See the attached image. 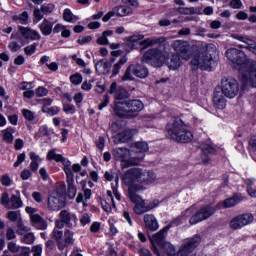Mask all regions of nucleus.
<instances>
[{
	"label": "nucleus",
	"instance_id": "nucleus-1",
	"mask_svg": "<svg viewBox=\"0 0 256 256\" xmlns=\"http://www.w3.org/2000/svg\"><path fill=\"white\" fill-rule=\"evenodd\" d=\"M157 175L152 170H143L141 168H131L125 172L122 177L124 185L128 187V197L132 203L141 205L145 200L137 195V191H145L144 185H151L155 183Z\"/></svg>",
	"mask_w": 256,
	"mask_h": 256
},
{
	"label": "nucleus",
	"instance_id": "nucleus-2",
	"mask_svg": "<svg viewBox=\"0 0 256 256\" xmlns=\"http://www.w3.org/2000/svg\"><path fill=\"white\" fill-rule=\"evenodd\" d=\"M142 109H145V105L141 100L115 101L113 105V111L120 119H135Z\"/></svg>",
	"mask_w": 256,
	"mask_h": 256
},
{
	"label": "nucleus",
	"instance_id": "nucleus-3",
	"mask_svg": "<svg viewBox=\"0 0 256 256\" xmlns=\"http://www.w3.org/2000/svg\"><path fill=\"white\" fill-rule=\"evenodd\" d=\"M186 125L180 118H174L166 125V137L178 143H189L193 141V133L187 130Z\"/></svg>",
	"mask_w": 256,
	"mask_h": 256
},
{
	"label": "nucleus",
	"instance_id": "nucleus-4",
	"mask_svg": "<svg viewBox=\"0 0 256 256\" xmlns=\"http://www.w3.org/2000/svg\"><path fill=\"white\" fill-rule=\"evenodd\" d=\"M210 51L218 55L215 44H209L206 46V50L204 52L194 54V57L191 60V66L194 71H197V69H201L202 71H211V69L217 65V62Z\"/></svg>",
	"mask_w": 256,
	"mask_h": 256
},
{
	"label": "nucleus",
	"instance_id": "nucleus-5",
	"mask_svg": "<svg viewBox=\"0 0 256 256\" xmlns=\"http://www.w3.org/2000/svg\"><path fill=\"white\" fill-rule=\"evenodd\" d=\"M171 227H173V225L165 226L158 233L153 235V239H154L156 245H158V247H160V249L163 250V253L165 255L176 256L177 251L175 249V246L173 244H171V242L165 241V233H167V231H169L171 229Z\"/></svg>",
	"mask_w": 256,
	"mask_h": 256
},
{
	"label": "nucleus",
	"instance_id": "nucleus-6",
	"mask_svg": "<svg viewBox=\"0 0 256 256\" xmlns=\"http://www.w3.org/2000/svg\"><path fill=\"white\" fill-rule=\"evenodd\" d=\"M132 157L129 158L130 165H139L145 159V153L149 151L147 142H136L131 146Z\"/></svg>",
	"mask_w": 256,
	"mask_h": 256
},
{
	"label": "nucleus",
	"instance_id": "nucleus-7",
	"mask_svg": "<svg viewBox=\"0 0 256 256\" xmlns=\"http://www.w3.org/2000/svg\"><path fill=\"white\" fill-rule=\"evenodd\" d=\"M220 92L228 99H235L239 93V82L235 78H222Z\"/></svg>",
	"mask_w": 256,
	"mask_h": 256
},
{
	"label": "nucleus",
	"instance_id": "nucleus-8",
	"mask_svg": "<svg viewBox=\"0 0 256 256\" xmlns=\"http://www.w3.org/2000/svg\"><path fill=\"white\" fill-rule=\"evenodd\" d=\"M164 61L165 56H163V51L158 48L149 49L142 57V62L148 63L149 65H152V67H161Z\"/></svg>",
	"mask_w": 256,
	"mask_h": 256
},
{
	"label": "nucleus",
	"instance_id": "nucleus-9",
	"mask_svg": "<svg viewBox=\"0 0 256 256\" xmlns=\"http://www.w3.org/2000/svg\"><path fill=\"white\" fill-rule=\"evenodd\" d=\"M199 245H201V236L199 234L187 238L177 251V256H189L197 247H199Z\"/></svg>",
	"mask_w": 256,
	"mask_h": 256
},
{
	"label": "nucleus",
	"instance_id": "nucleus-10",
	"mask_svg": "<svg viewBox=\"0 0 256 256\" xmlns=\"http://www.w3.org/2000/svg\"><path fill=\"white\" fill-rule=\"evenodd\" d=\"M227 59L230 63H233V65H247L249 60H247V55L243 50H239L237 48H230L225 53Z\"/></svg>",
	"mask_w": 256,
	"mask_h": 256
},
{
	"label": "nucleus",
	"instance_id": "nucleus-11",
	"mask_svg": "<svg viewBox=\"0 0 256 256\" xmlns=\"http://www.w3.org/2000/svg\"><path fill=\"white\" fill-rule=\"evenodd\" d=\"M215 211H217V207L211 205L201 208L190 218V224L194 225L195 223H201V221L209 219V217L215 214Z\"/></svg>",
	"mask_w": 256,
	"mask_h": 256
},
{
	"label": "nucleus",
	"instance_id": "nucleus-12",
	"mask_svg": "<svg viewBox=\"0 0 256 256\" xmlns=\"http://www.w3.org/2000/svg\"><path fill=\"white\" fill-rule=\"evenodd\" d=\"M189 42L183 40H175L172 42V49L178 56L182 57L186 61L191 59V51H189Z\"/></svg>",
	"mask_w": 256,
	"mask_h": 256
},
{
	"label": "nucleus",
	"instance_id": "nucleus-13",
	"mask_svg": "<svg viewBox=\"0 0 256 256\" xmlns=\"http://www.w3.org/2000/svg\"><path fill=\"white\" fill-rule=\"evenodd\" d=\"M47 160L48 161H56V163H61L63 164V171L65 173V175L67 173H71V162L69 159L63 157V155L61 154H57L55 153V149H52L50 151H48L47 153Z\"/></svg>",
	"mask_w": 256,
	"mask_h": 256
},
{
	"label": "nucleus",
	"instance_id": "nucleus-14",
	"mask_svg": "<svg viewBox=\"0 0 256 256\" xmlns=\"http://www.w3.org/2000/svg\"><path fill=\"white\" fill-rule=\"evenodd\" d=\"M133 13V10L127 6H118L113 8L110 12H108L103 18L102 21L104 23H107L109 19L112 17H126V15H131Z\"/></svg>",
	"mask_w": 256,
	"mask_h": 256
},
{
	"label": "nucleus",
	"instance_id": "nucleus-15",
	"mask_svg": "<svg viewBox=\"0 0 256 256\" xmlns=\"http://www.w3.org/2000/svg\"><path fill=\"white\" fill-rule=\"evenodd\" d=\"M67 192L68 199H73L77 195V186L75 185V174L68 172L66 174Z\"/></svg>",
	"mask_w": 256,
	"mask_h": 256
},
{
	"label": "nucleus",
	"instance_id": "nucleus-16",
	"mask_svg": "<svg viewBox=\"0 0 256 256\" xmlns=\"http://www.w3.org/2000/svg\"><path fill=\"white\" fill-rule=\"evenodd\" d=\"M137 133H139V130L137 129H126L116 134L115 141L116 143H127L131 141Z\"/></svg>",
	"mask_w": 256,
	"mask_h": 256
},
{
	"label": "nucleus",
	"instance_id": "nucleus-17",
	"mask_svg": "<svg viewBox=\"0 0 256 256\" xmlns=\"http://www.w3.org/2000/svg\"><path fill=\"white\" fill-rule=\"evenodd\" d=\"M200 149L202 151V163H204V165H207V163H210L211 161L208 155H215L217 153V150L209 143H202L200 145Z\"/></svg>",
	"mask_w": 256,
	"mask_h": 256
},
{
	"label": "nucleus",
	"instance_id": "nucleus-18",
	"mask_svg": "<svg viewBox=\"0 0 256 256\" xmlns=\"http://www.w3.org/2000/svg\"><path fill=\"white\" fill-rule=\"evenodd\" d=\"M159 206V200H154L149 203L142 202L134 207V213L137 215H143V213H147V211H151V209H155V207Z\"/></svg>",
	"mask_w": 256,
	"mask_h": 256
},
{
	"label": "nucleus",
	"instance_id": "nucleus-19",
	"mask_svg": "<svg viewBox=\"0 0 256 256\" xmlns=\"http://www.w3.org/2000/svg\"><path fill=\"white\" fill-rule=\"evenodd\" d=\"M113 155L117 161H126L127 163L133 157L132 152L127 148H116L113 150Z\"/></svg>",
	"mask_w": 256,
	"mask_h": 256
},
{
	"label": "nucleus",
	"instance_id": "nucleus-20",
	"mask_svg": "<svg viewBox=\"0 0 256 256\" xmlns=\"http://www.w3.org/2000/svg\"><path fill=\"white\" fill-rule=\"evenodd\" d=\"M67 205V202L63 198L50 196L48 198V207L51 211H59Z\"/></svg>",
	"mask_w": 256,
	"mask_h": 256
},
{
	"label": "nucleus",
	"instance_id": "nucleus-21",
	"mask_svg": "<svg viewBox=\"0 0 256 256\" xmlns=\"http://www.w3.org/2000/svg\"><path fill=\"white\" fill-rule=\"evenodd\" d=\"M253 214L245 213L239 216H236L234 219L231 220V225H251L253 223Z\"/></svg>",
	"mask_w": 256,
	"mask_h": 256
},
{
	"label": "nucleus",
	"instance_id": "nucleus-22",
	"mask_svg": "<svg viewBox=\"0 0 256 256\" xmlns=\"http://www.w3.org/2000/svg\"><path fill=\"white\" fill-rule=\"evenodd\" d=\"M233 39H236L237 41H241L242 43H245L246 49L248 51H252L253 53H256V42L255 40L249 38L248 36H243L239 34H232Z\"/></svg>",
	"mask_w": 256,
	"mask_h": 256
},
{
	"label": "nucleus",
	"instance_id": "nucleus-23",
	"mask_svg": "<svg viewBox=\"0 0 256 256\" xmlns=\"http://www.w3.org/2000/svg\"><path fill=\"white\" fill-rule=\"evenodd\" d=\"M26 213H28L30 220L32 223L40 224V225H47V222L41 215L37 214V209L27 206L25 208Z\"/></svg>",
	"mask_w": 256,
	"mask_h": 256
},
{
	"label": "nucleus",
	"instance_id": "nucleus-24",
	"mask_svg": "<svg viewBox=\"0 0 256 256\" xmlns=\"http://www.w3.org/2000/svg\"><path fill=\"white\" fill-rule=\"evenodd\" d=\"M55 23H57V21H53V18L44 19L39 25L42 35H45V37L51 35L53 33V25H55Z\"/></svg>",
	"mask_w": 256,
	"mask_h": 256
},
{
	"label": "nucleus",
	"instance_id": "nucleus-25",
	"mask_svg": "<svg viewBox=\"0 0 256 256\" xmlns=\"http://www.w3.org/2000/svg\"><path fill=\"white\" fill-rule=\"evenodd\" d=\"M213 104L216 109L223 110L225 107H227V99H225V96L223 92L221 91H215L214 97H213Z\"/></svg>",
	"mask_w": 256,
	"mask_h": 256
},
{
	"label": "nucleus",
	"instance_id": "nucleus-26",
	"mask_svg": "<svg viewBox=\"0 0 256 256\" xmlns=\"http://www.w3.org/2000/svg\"><path fill=\"white\" fill-rule=\"evenodd\" d=\"M161 43H165V38L150 37L142 40L140 42V47L141 49H149V47H155V45H159Z\"/></svg>",
	"mask_w": 256,
	"mask_h": 256
},
{
	"label": "nucleus",
	"instance_id": "nucleus-27",
	"mask_svg": "<svg viewBox=\"0 0 256 256\" xmlns=\"http://www.w3.org/2000/svg\"><path fill=\"white\" fill-rule=\"evenodd\" d=\"M95 68L97 73H100L101 75H109V73H111V62L99 60L95 64Z\"/></svg>",
	"mask_w": 256,
	"mask_h": 256
},
{
	"label": "nucleus",
	"instance_id": "nucleus-28",
	"mask_svg": "<svg viewBox=\"0 0 256 256\" xmlns=\"http://www.w3.org/2000/svg\"><path fill=\"white\" fill-rule=\"evenodd\" d=\"M133 68L135 77H139V79H145L149 76V70L147 69V67L141 64H137L133 65Z\"/></svg>",
	"mask_w": 256,
	"mask_h": 256
},
{
	"label": "nucleus",
	"instance_id": "nucleus-29",
	"mask_svg": "<svg viewBox=\"0 0 256 256\" xmlns=\"http://www.w3.org/2000/svg\"><path fill=\"white\" fill-rule=\"evenodd\" d=\"M12 21H14V23H19L20 25H28L29 13L27 11H24L21 14H14L12 16Z\"/></svg>",
	"mask_w": 256,
	"mask_h": 256
},
{
	"label": "nucleus",
	"instance_id": "nucleus-30",
	"mask_svg": "<svg viewBox=\"0 0 256 256\" xmlns=\"http://www.w3.org/2000/svg\"><path fill=\"white\" fill-rule=\"evenodd\" d=\"M15 134V128L8 127L5 130L2 131V139L4 143L11 144L13 143V140L15 137L13 136Z\"/></svg>",
	"mask_w": 256,
	"mask_h": 256
},
{
	"label": "nucleus",
	"instance_id": "nucleus-31",
	"mask_svg": "<svg viewBox=\"0 0 256 256\" xmlns=\"http://www.w3.org/2000/svg\"><path fill=\"white\" fill-rule=\"evenodd\" d=\"M242 200L241 195L236 194L230 198H227L223 201V205L225 207V209H229L231 207H235V205H237V203H239Z\"/></svg>",
	"mask_w": 256,
	"mask_h": 256
},
{
	"label": "nucleus",
	"instance_id": "nucleus-32",
	"mask_svg": "<svg viewBox=\"0 0 256 256\" xmlns=\"http://www.w3.org/2000/svg\"><path fill=\"white\" fill-rule=\"evenodd\" d=\"M125 63H127V56L122 57L117 63H115L112 66V75L111 77H115L117 75H119L121 69L123 68V65H125Z\"/></svg>",
	"mask_w": 256,
	"mask_h": 256
},
{
	"label": "nucleus",
	"instance_id": "nucleus-33",
	"mask_svg": "<svg viewBox=\"0 0 256 256\" xmlns=\"http://www.w3.org/2000/svg\"><path fill=\"white\" fill-rule=\"evenodd\" d=\"M63 19L67 21V23H75V21H79V17H77L69 8H66L63 12Z\"/></svg>",
	"mask_w": 256,
	"mask_h": 256
},
{
	"label": "nucleus",
	"instance_id": "nucleus-34",
	"mask_svg": "<svg viewBox=\"0 0 256 256\" xmlns=\"http://www.w3.org/2000/svg\"><path fill=\"white\" fill-rule=\"evenodd\" d=\"M169 67L170 69H173V71L181 67V58L179 54H174L171 56Z\"/></svg>",
	"mask_w": 256,
	"mask_h": 256
},
{
	"label": "nucleus",
	"instance_id": "nucleus-35",
	"mask_svg": "<svg viewBox=\"0 0 256 256\" xmlns=\"http://www.w3.org/2000/svg\"><path fill=\"white\" fill-rule=\"evenodd\" d=\"M60 219L62 223H64L65 225H69L72 219H77V218L75 217V215H72L71 213H69V211L62 210L60 212Z\"/></svg>",
	"mask_w": 256,
	"mask_h": 256
},
{
	"label": "nucleus",
	"instance_id": "nucleus-36",
	"mask_svg": "<svg viewBox=\"0 0 256 256\" xmlns=\"http://www.w3.org/2000/svg\"><path fill=\"white\" fill-rule=\"evenodd\" d=\"M92 195H93V193L91 192V189H84V194L79 193L76 198V202L83 203V201H89V199H91Z\"/></svg>",
	"mask_w": 256,
	"mask_h": 256
},
{
	"label": "nucleus",
	"instance_id": "nucleus-37",
	"mask_svg": "<svg viewBox=\"0 0 256 256\" xmlns=\"http://www.w3.org/2000/svg\"><path fill=\"white\" fill-rule=\"evenodd\" d=\"M10 203L12 209H19L23 207V200H21V197L17 195H12V197L10 198Z\"/></svg>",
	"mask_w": 256,
	"mask_h": 256
},
{
	"label": "nucleus",
	"instance_id": "nucleus-38",
	"mask_svg": "<svg viewBox=\"0 0 256 256\" xmlns=\"http://www.w3.org/2000/svg\"><path fill=\"white\" fill-rule=\"evenodd\" d=\"M127 97H129V93H127V90L119 86V90H117V92L115 93L114 99H116V101H123V99H127Z\"/></svg>",
	"mask_w": 256,
	"mask_h": 256
},
{
	"label": "nucleus",
	"instance_id": "nucleus-39",
	"mask_svg": "<svg viewBox=\"0 0 256 256\" xmlns=\"http://www.w3.org/2000/svg\"><path fill=\"white\" fill-rule=\"evenodd\" d=\"M133 75H135V74H134V68H133V64H132L126 69L124 75L121 77V80L122 81H133V79H134Z\"/></svg>",
	"mask_w": 256,
	"mask_h": 256
},
{
	"label": "nucleus",
	"instance_id": "nucleus-40",
	"mask_svg": "<svg viewBox=\"0 0 256 256\" xmlns=\"http://www.w3.org/2000/svg\"><path fill=\"white\" fill-rule=\"evenodd\" d=\"M53 135V130H49L47 126H41L36 133V137H51Z\"/></svg>",
	"mask_w": 256,
	"mask_h": 256
},
{
	"label": "nucleus",
	"instance_id": "nucleus-41",
	"mask_svg": "<svg viewBox=\"0 0 256 256\" xmlns=\"http://www.w3.org/2000/svg\"><path fill=\"white\" fill-rule=\"evenodd\" d=\"M63 227V225H56L52 231V237L55 239V241H61V239H63V232L61 231Z\"/></svg>",
	"mask_w": 256,
	"mask_h": 256
},
{
	"label": "nucleus",
	"instance_id": "nucleus-42",
	"mask_svg": "<svg viewBox=\"0 0 256 256\" xmlns=\"http://www.w3.org/2000/svg\"><path fill=\"white\" fill-rule=\"evenodd\" d=\"M197 11H198V9L195 7H190V8L179 7L178 8V13L180 15H196Z\"/></svg>",
	"mask_w": 256,
	"mask_h": 256
},
{
	"label": "nucleus",
	"instance_id": "nucleus-43",
	"mask_svg": "<svg viewBox=\"0 0 256 256\" xmlns=\"http://www.w3.org/2000/svg\"><path fill=\"white\" fill-rule=\"evenodd\" d=\"M21 241L26 245H33V243H35V234H33L32 232H28L23 235Z\"/></svg>",
	"mask_w": 256,
	"mask_h": 256
},
{
	"label": "nucleus",
	"instance_id": "nucleus-44",
	"mask_svg": "<svg viewBox=\"0 0 256 256\" xmlns=\"http://www.w3.org/2000/svg\"><path fill=\"white\" fill-rule=\"evenodd\" d=\"M64 237V243L66 247H69V245H73V243H75V239H73V232L70 230H66L64 232Z\"/></svg>",
	"mask_w": 256,
	"mask_h": 256
},
{
	"label": "nucleus",
	"instance_id": "nucleus-45",
	"mask_svg": "<svg viewBox=\"0 0 256 256\" xmlns=\"http://www.w3.org/2000/svg\"><path fill=\"white\" fill-rule=\"evenodd\" d=\"M144 223L145 225H159L157 218L153 214L144 215Z\"/></svg>",
	"mask_w": 256,
	"mask_h": 256
},
{
	"label": "nucleus",
	"instance_id": "nucleus-46",
	"mask_svg": "<svg viewBox=\"0 0 256 256\" xmlns=\"http://www.w3.org/2000/svg\"><path fill=\"white\" fill-rule=\"evenodd\" d=\"M40 8L44 15H51V13H53V11H55L54 4H43Z\"/></svg>",
	"mask_w": 256,
	"mask_h": 256
},
{
	"label": "nucleus",
	"instance_id": "nucleus-47",
	"mask_svg": "<svg viewBox=\"0 0 256 256\" xmlns=\"http://www.w3.org/2000/svg\"><path fill=\"white\" fill-rule=\"evenodd\" d=\"M70 83H72V85H81V83H83V76L79 73L71 75Z\"/></svg>",
	"mask_w": 256,
	"mask_h": 256
},
{
	"label": "nucleus",
	"instance_id": "nucleus-48",
	"mask_svg": "<svg viewBox=\"0 0 256 256\" xmlns=\"http://www.w3.org/2000/svg\"><path fill=\"white\" fill-rule=\"evenodd\" d=\"M22 115L26 121H35V113L29 109H22Z\"/></svg>",
	"mask_w": 256,
	"mask_h": 256
},
{
	"label": "nucleus",
	"instance_id": "nucleus-49",
	"mask_svg": "<svg viewBox=\"0 0 256 256\" xmlns=\"http://www.w3.org/2000/svg\"><path fill=\"white\" fill-rule=\"evenodd\" d=\"M100 205L102 207V209L104 211H106V213H111V201L107 200V199H101L100 200Z\"/></svg>",
	"mask_w": 256,
	"mask_h": 256
},
{
	"label": "nucleus",
	"instance_id": "nucleus-50",
	"mask_svg": "<svg viewBox=\"0 0 256 256\" xmlns=\"http://www.w3.org/2000/svg\"><path fill=\"white\" fill-rule=\"evenodd\" d=\"M249 83L252 87H256V62L254 64V70L249 74Z\"/></svg>",
	"mask_w": 256,
	"mask_h": 256
},
{
	"label": "nucleus",
	"instance_id": "nucleus-51",
	"mask_svg": "<svg viewBox=\"0 0 256 256\" xmlns=\"http://www.w3.org/2000/svg\"><path fill=\"white\" fill-rule=\"evenodd\" d=\"M35 51H37V43H33L31 45H28L24 48V52L27 55H33V53H35Z\"/></svg>",
	"mask_w": 256,
	"mask_h": 256
},
{
	"label": "nucleus",
	"instance_id": "nucleus-52",
	"mask_svg": "<svg viewBox=\"0 0 256 256\" xmlns=\"http://www.w3.org/2000/svg\"><path fill=\"white\" fill-rule=\"evenodd\" d=\"M28 231H31V228L25 225H18L16 229L17 235H26Z\"/></svg>",
	"mask_w": 256,
	"mask_h": 256
},
{
	"label": "nucleus",
	"instance_id": "nucleus-53",
	"mask_svg": "<svg viewBox=\"0 0 256 256\" xmlns=\"http://www.w3.org/2000/svg\"><path fill=\"white\" fill-rule=\"evenodd\" d=\"M80 223L82 225H89V223H91V214L89 213L82 214L80 218Z\"/></svg>",
	"mask_w": 256,
	"mask_h": 256
},
{
	"label": "nucleus",
	"instance_id": "nucleus-54",
	"mask_svg": "<svg viewBox=\"0 0 256 256\" xmlns=\"http://www.w3.org/2000/svg\"><path fill=\"white\" fill-rule=\"evenodd\" d=\"M7 218L9 219V221H12V223H15V221H17V219H19V212L9 211L7 214Z\"/></svg>",
	"mask_w": 256,
	"mask_h": 256
},
{
	"label": "nucleus",
	"instance_id": "nucleus-55",
	"mask_svg": "<svg viewBox=\"0 0 256 256\" xmlns=\"http://www.w3.org/2000/svg\"><path fill=\"white\" fill-rule=\"evenodd\" d=\"M18 29H19L21 35H22L25 39H29V35H30V33H31V30H32L31 28H25V27H23V26H19Z\"/></svg>",
	"mask_w": 256,
	"mask_h": 256
},
{
	"label": "nucleus",
	"instance_id": "nucleus-56",
	"mask_svg": "<svg viewBox=\"0 0 256 256\" xmlns=\"http://www.w3.org/2000/svg\"><path fill=\"white\" fill-rule=\"evenodd\" d=\"M28 39H31L32 41H39L41 39V34L37 32L36 30H30V34L28 36Z\"/></svg>",
	"mask_w": 256,
	"mask_h": 256
},
{
	"label": "nucleus",
	"instance_id": "nucleus-57",
	"mask_svg": "<svg viewBox=\"0 0 256 256\" xmlns=\"http://www.w3.org/2000/svg\"><path fill=\"white\" fill-rule=\"evenodd\" d=\"M47 93H49V90H47V88L40 86L36 89V95L37 97H45V95H47Z\"/></svg>",
	"mask_w": 256,
	"mask_h": 256
},
{
	"label": "nucleus",
	"instance_id": "nucleus-58",
	"mask_svg": "<svg viewBox=\"0 0 256 256\" xmlns=\"http://www.w3.org/2000/svg\"><path fill=\"white\" fill-rule=\"evenodd\" d=\"M33 256H41L43 253V247L41 245H35L32 247Z\"/></svg>",
	"mask_w": 256,
	"mask_h": 256
},
{
	"label": "nucleus",
	"instance_id": "nucleus-59",
	"mask_svg": "<svg viewBox=\"0 0 256 256\" xmlns=\"http://www.w3.org/2000/svg\"><path fill=\"white\" fill-rule=\"evenodd\" d=\"M250 153H256V136H252L249 140Z\"/></svg>",
	"mask_w": 256,
	"mask_h": 256
},
{
	"label": "nucleus",
	"instance_id": "nucleus-60",
	"mask_svg": "<svg viewBox=\"0 0 256 256\" xmlns=\"http://www.w3.org/2000/svg\"><path fill=\"white\" fill-rule=\"evenodd\" d=\"M9 193L4 192L0 198V202L4 207H7L9 205Z\"/></svg>",
	"mask_w": 256,
	"mask_h": 256
},
{
	"label": "nucleus",
	"instance_id": "nucleus-61",
	"mask_svg": "<svg viewBox=\"0 0 256 256\" xmlns=\"http://www.w3.org/2000/svg\"><path fill=\"white\" fill-rule=\"evenodd\" d=\"M252 184L253 182L251 180L247 181V193L250 195V197H256V190L251 187Z\"/></svg>",
	"mask_w": 256,
	"mask_h": 256
},
{
	"label": "nucleus",
	"instance_id": "nucleus-62",
	"mask_svg": "<svg viewBox=\"0 0 256 256\" xmlns=\"http://www.w3.org/2000/svg\"><path fill=\"white\" fill-rule=\"evenodd\" d=\"M230 7L232 9H241L243 7V2H241V0H232L230 2Z\"/></svg>",
	"mask_w": 256,
	"mask_h": 256
},
{
	"label": "nucleus",
	"instance_id": "nucleus-63",
	"mask_svg": "<svg viewBox=\"0 0 256 256\" xmlns=\"http://www.w3.org/2000/svg\"><path fill=\"white\" fill-rule=\"evenodd\" d=\"M64 113H75V106L73 104H64L63 106Z\"/></svg>",
	"mask_w": 256,
	"mask_h": 256
},
{
	"label": "nucleus",
	"instance_id": "nucleus-64",
	"mask_svg": "<svg viewBox=\"0 0 256 256\" xmlns=\"http://www.w3.org/2000/svg\"><path fill=\"white\" fill-rule=\"evenodd\" d=\"M43 15L45 14L43 13V11H41V8L34 9V17L37 21H41V19H43Z\"/></svg>",
	"mask_w": 256,
	"mask_h": 256
}]
</instances>
